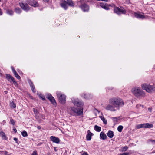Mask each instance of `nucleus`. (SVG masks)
Returning <instances> with one entry per match:
<instances>
[{"label":"nucleus","instance_id":"f257e3e1","mask_svg":"<svg viewBox=\"0 0 155 155\" xmlns=\"http://www.w3.org/2000/svg\"><path fill=\"white\" fill-rule=\"evenodd\" d=\"M109 103L115 106L116 108L119 110L124 104V103L121 99L119 97H113L109 100Z\"/></svg>","mask_w":155,"mask_h":155},{"label":"nucleus","instance_id":"dca6fc26","mask_svg":"<svg viewBox=\"0 0 155 155\" xmlns=\"http://www.w3.org/2000/svg\"><path fill=\"white\" fill-rule=\"evenodd\" d=\"M81 8L84 12L88 11L89 10V6L86 4H84L82 5Z\"/></svg>","mask_w":155,"mask_h":155},{"label":"nucleus","instance_id":"ddd939ff","mask_svg":"<svg viewBox=\"0 0 155 155\" xmlns=\"http://www.w3.org/2000/svg\"><path fill=\"white\" fill-rule=\"evenodd\" d=\"M50 139L53 142L57 144L59 143L60 142V140L59 138L54 136H51L50 137Z\"/></svg>","mask_w":155,"mask_h":155},{"label":"nucleus","instance_id":"39448f33","mask_svg":"<svg viewBox=\"0 0 155 155\" xmlns=\"http://www.w3.org/2000/svg\"><path fill=\"white\" fill-rule=\"evenodd\" d=\"M72 101L74 105L78 107H81L83 105V103L78 99H72Z\"/></svg>","mask_w":155,"mask_h":155},{"label":"nucleus","instance_id":"2f4dec72","mask_svg":"<svg viewBox=\"0 0 155 155\" xmlns=\"http://www.w3.org/2000/svg\"><path fill=\"white\" fill-rule=\"evenodd\" d=\"M7 13L10 15H12L13 13V12L12 10H7L6 11Z\"/></svg>","mask_w":155,"mask_h":155},{"label":"nucleus","instance_id":"8fccbe9b","mask_svg":"<svg viewBox=\"0 0 155 155\" xmlns=\"http://www.w3.org/2000/svg\"><path fill=\"white\" fill-rule=\"evenodd\" d=\"M14 83V84L15 85V86H16L17 85V82L15 81V82H13Z\"/></svg>","mask_w":155,"mask_h":155},{"label":"nucleus","instance_id":"f704fd0d","mask_svg":"<svg viewBox=\"0 0 155 155\" xmlns=\"http://www.w3.org/2000/svg\"><path fill=\"white\" fill-rule=\"evenodd\" d=\"M128 148V147L127 146H125L122 148L121 150L122 152L125 151L127 150Z\"/></svg>","mask_w":155,"mask_h":155},{"label":"nucleus","instance_id":"49530a36","mask_svg":"<svg viewBox=\"0 0 155 155\" xmlns=\"http://www.w3.org/2000/svg\"><path fill=\"white\" fill-rule=\"evenodd\" d=\"M11 69H12V71L13 72H15V71H16L15 70L14 67L13 66H12L11 67Z\"/></svg>","mask_w":155,"mask_h":155},{"label":"nucleus","instance_id":"1a4fd4ad","mask_svg":"<svg viewBox=\"0 0 155 155\" xmlns=\"http://www.w3.org/2000/svg\"><path fill=\"white\" fill-rule=\"evenodd\" d=\"M134 16L137 18L144 19L147 18L144 15V14L140 12L134 13Z\"/></svg>","mask_w":155,"mask_h":155},{"label":"nucleus","instance_id":"c03bdc74","mask_svg":"<svg viewBox=\"0 0 155 155\" xmlns=\"http://www.w3.org/2000/svg\"><path fill=\"white\" fill-rule=\"evenodd\" d=\"M82 152H83V151ZM82 155H88V154H87V152L84 151Z\"/></svg>","mask_w":155,"mask_h":155},{"label":"nucleus","instance_id":"412c9836","mask_svg":"<svg viewBox=\"0 0 155 155\" xmlns=\"http://www.w3.org/2000/svg\"><path fill=\"white\" fill-rule=\"evenodd\" d=\"M0 136L2 137V138L5 140H6L7 138L5 133L3 131L0 132Z\"/></svg>","mask_w":155,"mask_h":155},{"label":"nucleus","instance_id":"a878e982","mask_svg":"<svg viewBox=\"0 0 155 155\" xmlns=\"http://www.w3.org/2000/svg\"><path fill=\"white\" fill-rule=\"evenodd\" d=\"M100 117L101 118V120L103 121V122L105 124H106L107 123V120L105 119L104 117L103 116H100Z\"/></svg>","mask_w":155,"mask_h":155},{"label":"nucleus","instance_id":"0e129e2a","mask_svg":"<svg viewBox=\"0 0 155 155\" xmlns=\"http://www.w3.org/2000/svg\"><path fill=\"white\" fill-rule=\"evenodd\" d=\"M1 1V0H0V2Z\"/></svg>","mask_w":155,"mask_h":155},{"label":"nucleus","instance_id":"ea45409f","mask_svg":"<svg viewBox=\"0 0 155 155\" xmlns=\"http://www.w3.org/2000/svg\"><path fill=\"white\" fill-rule=\"evenodd\" d=\"M136 127L137 129H139L142 128V127L141 126L140 124L137 125L136 126Z\"/></svg>","mask_w":155,"mask_h":155},{"label":"nucleus","instance_id":"c85d7f7f","mask_svg":"<svg viewBox=\"0 0 155 155\" xmlns=\"http://www.w3.org/2000/svg\"><path fill=\"white\" fill-rule=\"evenodd\" d=\"M123 127L122 126L120 125L117 128L118 131L119 132H121L122 131V130L123 129Z\"/></svg>","mask_w":155,"mask_h":155},{"label":"nucleus","instance_id":"cd10ccee","mask_svg":"<svg viewBox=\"0 0 155 155\" xmlns=\"http://www.w3.org/2000/svg\"><path fill=\"white\" fill-rule=\"evenodd\" d=\"M15 11L17 13H20L21 12V10L19 8H15Z\"/></svg>","mask_w":155,"mask_h":155},{"label":"nucleus","instance_id":"a19ab883","mask_svg":"<svg viewBox=\"0 0 155 155\" xmlns=\"http://www.w3.org/2000/svg\"><path fill=\"white\" fill-rule=\"evenodd\" d=\"M45 115L43 114L40 115V118L42 119H45Z\"/></svg>","mask_w":155,"mask_h":155},{"label":"nucleus","instance_id":"13d9d810","mask_svg":"<svg viewBox=\"0 0 155 155\" xmlns=\"http://www.w3.org/2000/svg\"><path fill=\"white\" fill-rule=\"evenodd\" d=\"M113 118L114 119H116V120L117 119V117H113Z\"/></svg>","mask_w":155,"mask_h":155},{"label":"nucleus","instance_id":"6e6552de","mask_svg":"<svg viewBox=\"0 0 155 155\" xmlns=\"http://www.w3.org/2000/svg\"><path fill=\"white\" fill-rule=\"evenodd\" d=\"M19 5L21 8L26 11H28L30 9V7L28 4L22 2L19 3Z\"/></svg>","mask_w":155,"mask_h":155},{"label":"nucleus","instance_id":"393cba45","mask_svg":"<svg viewBox=\"0 0 155 155\" xmlns=\"http://www.w3.org/2000/svg\"><path fill=\"white\" fill-rule=\"evenodd\" d=\"M10 106L11 108H15L16 107V104L13 101H12L10 104Z\"/></svg>","mask_w":155,"mask_h":155},{"label":"nucleus","instance_id":"4468645a","mask_svg":"<svg viewBox=\"0 0 155 155\" xmlns=\"http://www.w3.org/2000/svg\"><path fill=\"white\" fill-rule=\"evenodd\" d=\"M28 4L34 7H37L38 6V4L37 2L34 0H31L29 2Z\"/></svg>","mask_w":155,"mask_h":155},{"label":"nucleus","instance_id":"2eb2a0df","mask_svg":"<svg viewBox=\"0 0 155 155\" xmlns=\"http://www.w3.org/2000/svg\"><path fill=\"white\" fill-rule=\"evenodd\" d=\"M28 81L32 90V91L33 92L35 93L36 91L35 89L34 85L32 82L30 80H29Z\"/></svg>","mask_w":155,"mask_h":155},{"label":"nucleus","instance_id":"e433bc0d","mask_svg":"<svg viewBox=\"0 0 155 155\" xmlns=\"http://www.w3.org/2000/svg\"><path fill=\"white\" fill-rule=\"evenodd\" d=\"M148 141L149 142H151L152 144H155V140L149 139Z\"/></svg>","mask_w":155,"mask_h":155},{"label":"nucleus","instance_id":"4d7b16f0","mask_svg":"<svg viewBox=\"0 0 155 155\" xmlns=\"http://www.w3.org/2000/svg\"><path fill=\"white\" fill-rule=\"evenodd\" d=\"M43 1L45 2H48L49 0H43Z\"/></svg>","mask_w":155,"mask_h":155},{"label":"nucleus","instance_id":"c756f323","mask_svg":"<svg viewBox=\"0 0 155 155\" xmlns=\"http://www.w3.org/2000/svg\"><path fill=\"white\" fill-rule=\"evenodd\" d=\"M21 135L22 136L24 137H26L28 136V134L27 132L25 131H24L21 133Z\"/></svg>","mask_w":155,"mask_h":155},{"label":"nucleus","instance_id":"de8ad7c7","mask_svg":"<svg viewBox=\"0 0 155 155\" xmlns=\"http://www.w3.org/2000/svg\"><path fill=\"white\" fill-rule=\"evenodd\" d=\"M13 130L14 131L15 133H16L17 132V130L16 128H14L13 129Z\"/></svg>","mask_w":155,"mask_h":155},{"label":"nucleus","instance_id":"a211bd4d","mask_svg":"<svg viewBox=\"0 0 155 155\" xmlns=\"http://www.w3.org/2000/svg\"><path fill=\"white\" fill-rule=\"evenodd\" d=\"M67 2L66 1H64L60 3V5L61 7L65 9H66L68 8L67 5Z\"/></svg>","mask_w":155,"mask_h":155},{"label":"nucleus","instance_id":"f3484780","mask_svg":"<svg viewBox=\"0 0 155 155\" xmlns=\"http://www.w3.org/2000/svg\"><path fill=\"white\" fill-rule=\"evenodd\" d=\"M88 134L86 136V139L87 140H90L91 139V136L93 134L91 132L90 130L87 131Z\"/></svg>","mask_w":155,"mask_h":155},{"label":"nucleus","instance_id":"603ef678","mask_svg":"<svg viewBox=\"0 0 155 155\" xmlns=\"http://www.w3.org/2000/svg\"><path fill=\"white\" fill-rule=\"evenodd\" d=\"M14 140L15 141H17V139L16 138H14Z\"/></svg>","mask_w":155,"mask_h":155},{"label":"nucleus","instance_id":"bb28decb","mask_svg":"<svg viewBox=\"0 0 155 155\" xmlns=\"http://www.w3.org/2000/svg\"><path fill=\"white\" fill-rule=\"evenodd\" d=\"M14 75L15 77L16 78H17L18 79H20V77L17 74L16 71H15L14 72H13Z\"/></svg>","mask_w":155,"mask_h":155},{"label":"nucleus","instance_id":"f8f14e48","mask_svg":"<svg viewBox=\"0 0 155 155\" xmlns=\"http://www.w3.org/2000/svg\"><path fill=\"white\" fill-rule=\"evenodd\" d=\"M100 6L102 8L107 10H109V6L112 7H114V4L112 5H109L104 3H101Z\"/></svg>","mask_w":155,"mask_h":155},{"label":"nucleus","instance_id":"0eeeda50","mask_svg":"<svg viewBox=\"0 0 155 155\" xmlns=\"http://www.w3.org/2000/svg\"><path fill=\"white\" fill-rule=\"evenodd\" d=\"M115 106L111 104H108L105 108L107 110L110 111L112 112H115L116 111Z\"/></svg>","mask_w":155,"mask_h":155},{"label":"nucleus","instance_id":"f03ea898","mask_svg":"<svg viewBox=\"0 0 155 155\" xmlns=\"http://www.w3.org/2000/svg\"><path fill=\"white\" fill-rule=\"evenodd\" d=\"M132 92L133 94L137 97H144L145 96L144 92L141 90L140 88L138 87H136L132 89Z\"/></svg>","mask_w":155,"mask_h":155},{"label":"nucleus","instance_id":"473e14b6","mask_svg":"<svg viewBox=\"0 0 155 155\" xmlns=\"http://www.w3.org/2000/svg\"><path fill=\"white\" fill-rule=\"evenodd\" d=\"M33 110L35 115H37L39 113V111L37 109L34 108L33 109Z\"/></svg>","mask_w":155,"mask_h":155},{"label":"nucleus","instance_id":"864d4df0","mask_svg":"<svg viewBox=\"0 0 155 155\" xmlns=\"http://www.w3.org/2000/svg\"><path fill=\"white\" fill-rule=\"evenodd\" d=\"M2 14V12L1 10V9H0V15H1Z\"/></svg>","mask_w":155,"mask_h":155},{"label":"nucleus","instance_id":"b1692460","mask_svg":"<svg viewBox=\"0 0 155 155\" xmlns=\"http://www.w3.org/2000/svg\"><path fill=\"white\" fill-rule=\"evenodd\" d=\"M94 130L97 132H100L101 130V128L100 127L96 125L94 126Z\"/></svg>","mask_w":155,"mask_h":155},{"label":"nucleus","instance_id":"5fc2aeb1","mask_svg":"<svg viewBox=\"0 0 155 155\" xmlns=\"http://www.w3.org/2000/svg\"><path fill=\"white\" fill-rule=\"evenodd\" d=\"M148 110L149 111H150V112L151 111V109L150 108H148Z\"/></svg>","mask_w":155,"mask_h":155},{"label":"nucleus","instance_id":"6e6d98bb","mask_svg":"<svg viewBox=\"0 0 155 155\" xmlns=\"http://www.w3.org/2000/svg\"><path fill=\"white\" fill-rule=\"evenodd\" d=\"M37 128L38 129H41V127L40 126H38L37 127Z\"/></svg>","mask_w":155,"mask_h":155},{"label":"nucleus","instance_id":"7c9ffc66","mask_svg":"<svg viewBox=\"0 0 155 155\" xmlns=\"http://www.w3.org/2000/svg\"><path fill=\"white\" fill-rule=\"evenodd\" d=\"M39 97L41 98L43 100H45V97L44 95H42L41 94H40L38 95Z\"/></svg>","mask_w":155,"mask_h":155},{"label":"nucleus","instance_id":"4be33fe9","mask_svg":"<svg viewBox=\"0 0 155 155\" xmlns=\"http://www.w3.org/2000/svg\"><path fill=\"white\" fill-rule=\"evenodd\" d=\"M67 4L69 6L73 7L74 5V3L73 2L72 0H67Z\"/></svg>","mask_w":155,"mask_h":155},{"label":"nucleus","instance_id":"7ed1b4c3","mask_svg":"<svg viewBox=\"0 0 155 155\" xmlns=\"http://www.w3.org/2000/svg\"><path fill=\"white\" fill-rule=\"evenodd\" d=\"M141 87L143 89L146 90L148 93H152L155 91V87L154 85L144 83L141 85Z\"/></svg>","mask_w":155,"mask_h":155},{"label":"nucleus","instance_id":"e2e57ef3","mask_svg":"<svg viewBox=\"0 0 155 155\" xmlns=\"http://www.w3.org/2000/svg\"><path fill=\"white\" fill-rule=\"evenodd\" d=\"M54 150H55V151H57V150H56V149H54Z\"/></svg>","mask_w":155,"mask_h":155},{"label":"nucleus","instance_id":"052dcab7","mask_svg":"<svg viewBox=\"0 0 155 155\" xmlns=\"http://www.w3.org/2000/svg\"><path fill=\"white\" fill-rule=\"evenodd\" d=\"M5 93H7V91H5Z\"/></svg>","mask_w":155,"mask_h":155},{"label":"nucleus","instance_id":"09e8293b","mask_svg":"<svg viewBox=\"0 0 155 155\" xmlns=\"http://www.w3.org/2000/svg\"><path fill=\"white\" fill-rule=\"evenodd\" d=\"M14 83V84L15 85V86H16L17 85V82L15 81V82H13Z\"/></svg>","mask_w":155,"mask_h":155},{"label":"nucleus","instance_id":"37998d69","mask_svg":"<svg viewBox=\"0 0 155 155\" xmlns=\"http://www.w3.org/2000/svg\"><path fill=\"white\" fill-rule=\"evenodd\" d=\"M119 155H129V153H124L121 154H120Z\"/></svg>","mask_w":155,"mask_h":155},{"label":"nucleus","instance_id":"5701e85b","mask_svg":"<svg viewBox=\"0 0 155 155\" xmlns=\"http://www.w3.org/2000/svg\"><path fill=\"white\" fill-rule=\"evenodd\" d=\"M153 125L151 124H149V123L144 124V127L145 128H151L152 127Z\"/></svg>","mask_w":155,"mask_h":155},{"label":"nucleus","instance_id":"58836bf2","mask_svg":"<svg viewBox=\"0 0 155 155\" xmlns=\"http://www.w3.org/2000/svg\"><path fill=\"white\" fill-rule=\"evenodd\" d=\"M142 107V108H143V105H141L140 104H138L136 105V107L137 108H139L140 107Z\"/></svg>","mask_w":155,"mask_h":155},{"label":"nucleus","instance_id":"bf43d9fd","mask_svg":"<svg viewBox=\"0 0 155 155\" xmlns=\"http://www.w3.org/2000/svg\"><path fill=\"white\" fill-rule=\"evenodd\" d=\"M3 122L4 123H5V120H3Z\"/></svg>","mask_w":155,"mask_h":155},{"label":"nucleus","instance_id":"20e7f679","mask_svg":"<svg viewBox=\"0 0 155 155\" xmlns=\"http://www.w3.org/2000/svg\"><path fill=\"white\" fill-rule=\"evenodd\" d=\"M58 98L59 102L62 104H64L66 101V96L64 94H62L60 92L57 93Z\"/></svg>","mask_w":155,"mask_h":155},{"label":"nucleus","instance_id":"3c124183","mask_svg":"<svg viewBox=\"0 0 155 155\" xmlns=\"http://www.w3.org/2000/svg\"><path fill=\"white\" fill-rule=\"evenodd\" d=\"M141 126L142 127V128L144 127V124H140Z\"/></svg>","mask_w":155,"mask_h":155},{"label":"nucleus","instance_id":"79ce46f5","mask_svg":"<svg viewBox=\"0 0 155 155\" xmlns=\"http://www.w3.org/2000/svg\"><path fill=\"white\" fill-rule=\"evenodd\" d=\"M31 155H38L37 151L36 150L34 151Z\"/></svg>","mask_w":155,"mask_h":155},{"label":"nucleus","instance_id":"6ab92c4d","mask_svg":"<svg viewBox=\"0 0 155 155\" xmlns=\"http://www.w3.org/2000/svg\"><path fill=\"white\" fill-rule=\"evenodd\" d=\"M107 135L110 138H112L114 136V133L112 131L109 130L107 133Z\"/></svg>","mask_w":155,"mask_h":155},{"label":"nucleus","instance_id":"aec40b11","mask_svg":"<svg viewBox=\"0 0 155 155\" xmlns=\"http://www.w3.org/2000/svg\"><path fill=\"white\" fill-rule=\"evenodd\" d=\"M100 137L103 140H104L107 138V136L103 132H101L100 134Z\"/></svg>","mask_w":155,"mask_h":155},{"label":"nucleus","instance_id":"423d86ee","mask_svg":"<svg viewBox=\"0 0 155 155\" xmlns=\"http://www.w3.org/2000/svg\"><path fill=\"white\" fill-rule=\"evenodd\" d=\"M114 11L115 13L118 14H125L126 11L124 9H120L118 7H115Z\"/></svg>","mask_w":155,"mask_h":155},{"label":"nucleus","instance_id":"680f3d73","mask_svg":"<svg viewBox=\"0 0 155 155\" xmlns=\"http://www.w3.org/2000/svg\"><path fill=\"white\" fill-rule=\"evenodd\" d=\"M85 97V95H84V98H87L86 97Z\"/></svg>","mask_w":155,"mask_h":155},{"label":"nucleus","instance_id":"9d476101","mask_svg":"<svg viewBox=\"0 0 155 155\" xmlns=\"http://www.w3.org/2000/svg\"><path fill=\"white\" fill-rule=\"evenodd\" d=\"M71 110L73 112L76 113L78 115H80L83 113L82 110H81L74 107H71Z\"/></svg>","mask_w":155,"mask_h":155},{"label":"nucleus","instance_id":"a18cd8bd","mask_svg":"<svg viewBox=\"0 0 155 155\" xmlns=\"http://www.w3.org/2000/svg\"><path fill=\"white\" fill-rule=\"evenodd\" d=\"M10 79L11 80V81L13 82H15V79L12 77L11 79Z\"/></svg>","mask_w":155,"mask_h":155},{"label":"nucleus","instance_id":"c9c22d12","mask_svg":"<svg viewBox=\"0 0 155 155\" xmlns=\"http://www.w3.org/2000/svg\"><path fill=\"white\" fill-rule=\"evenodd\" d=\"M2 152L4 153L5 155H10V154H9L8 152L6 151H0V153H2Z\"/></svg>","mask_w":155,"mask_h":155},{"label":"nucleus","instance_id":"9b49d317","mask_svg":"<svg viewBox=\"0 0 155 155\" xmlns=\"http://www.w3.org/2000/svg\"><path fill=\"white\" fill-rule=\"evenodd\" d=\"M46 98L49 100L54 105H55L56 104V103L54 98L50 94H48L46 96Z\"/></svg>","mask_w":155,"mask_h":155},{"label":"nucleus","instance_id":"72a5a7b5","mask_svg":"<svg viewBox=\"0 0 155 155\" xmlns=\"http://www.w3.org/2000/svg\"><path fill=\"white\" fill-rule=\"evenodd\" d=\"M12 76L10 74H6V78L8 80H9L11 79Z\"/></svg>","mask_w":155,"mask_h":155},{"label":"nucleus","instance_id":"4c0bfd02","mask_svg":"<svg viewBox=\"0 0 155 155\" xmlns=\"http://www.w3.org/2000/svg\"><path fill=\"white\" fill-rule=\"evenodd\" d=\"M10 123L13 125H15V122L13 119H12L10 120Z\"/></svg>","mask_w":155,"mask_h":155}]
</instances>
